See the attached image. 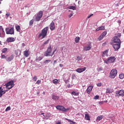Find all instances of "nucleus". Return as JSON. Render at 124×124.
Wrapping results in <instances>:
<instances>
[{"instance_id":"obj_9","label":"nucleus","mask_w":124,"mask_h":124,"mask_svg":"<svg viewBox=\"0 0 124 124\" xmlns=\"http://www.w3.org/2000/svg\"><path fill=\"white\" fill-rule=\"evenodd\" d=\"M56 109L60 110V111H62L63 112H66V108L62 106L58 105L56 106Z\"/></svg>"},{"instance_id":"obj_51","label":"nucleus","mask_w":124,"mask_h":124,"mask_svg":"<svg viewBox=\"0 0 124 124\" xmlns=\"http://www.w3.org/2000/svg\"><path fill=\"white\" fill-rule=\"evenodd\" d=\"M6 16H7L6 17V19H8V17H9V16H10V14H6Z\"/></svg>"},{"instance_id":"obj_49","label":"nucleus","mask_w":124,"mask_h":124,"mask_svg":"<svg viewBox=\"0 0 124 124\" xmlns=\"http://www.w3.org/2000/svg\"><path fill=\"white\" fill-rule=\"evenodd\" d=\"M1 59H6V60L7 57H6V56H5V55H2L1 56Z\"/></svg>"},{"instance_id":"obj_48","label":"nucleus","mask_w":124,"mask_h":124,"mask_svg":"<svg viewBox=\"0 0 124 124\" xmlns=\"http://www.w3.org/2000/svg\"><path fill=\"white\" fill-rule=\"evenodd\" d=\"M41 83V80L39 79L37 81V82H36V84H37V85H39V84H40Z\"/></svg>"},{"instance_id":"obj_29","label":"nucleus","mask_w":124,"mask_h":124,"mask_svg":"<svg viewBox=\"0 0 124 124\" xmlns=\"http://www.w3.org/2000/svg\"><path fill=\"white\" fill-rule=\"evenodd\" d=\"M16 29L17 31H18L19 32H20V31H21V27H20V26L17 25V26L16 27Z\"/></svg>"},{"instance_id":"obj_5","label":"nucleus","mask_w":124,"mask_h":124,"mask_svg":"<svg viewBox=\"0 0 124 124\" xmlns=\"http://www.w3.org/2000/svg\"><path fill=\"white\" fill-rule=\"evenodd\" d=\"M42 16H43V12L40 11L38 12L37 16L35 18V20L36 22H39V20L42 18Z\"/></svg>"},{"instance_id":"obj_58","label":"nucleus","mask_w":124,"mask_h":124,"mask_svg":"<svg viewBox=\"0 0 124 124\" xmlns=\"http://www.w3.org/2000/svg\"><path fill=\"white\" fill-rule=\"evenodd\" d=\"M60 67H62V66H63V65H62V64H60Z\"/></svg>"},{"instance_id":"obj_7","label":"nucleus","mask_w":124,"mask_h":124,"mask_svg":"<svg viewBox=\"0 0 124 124\" xmlns=\"http://www.w3.org/2000/svg\"><path fill=\"white\" fill-rule=\"evenodd\" d=\"M92 43L89 42L87 46L83 47V50H84V51H90V50L92 49Z\"/></svg>"},{"instance_id":"obj_59","label":"nucleus","mask_w":124,"mask_h":124,"mask_svg":"<svg viewBox=\"0 0 124 124\" xmlns=\"http://www.w3.org/2000/svg\"><path fill=\"white\" fill-rule=\"evenodd\" d=\"M104 101L100 102H99V104H101H101H103V103H104Z\"/></svg>"},{"instance_id":"obj_23","label":"nucleus","mask_w":124,"mask_h":124,"mask_svg":"<svg viewBox=\"0 0 124 124\" xmlns=\"http://www.w3.org/2000/svg\"><path fill=\"white\" fill-rule=\"evenodd\" d=\"M0 92L2 94V96L3 94H5V93H6V91L5 90H3V89L1 88V87H0Z\"/></svg>"},{"instance_id":"obj_56","label":"nucleus","mask_w":124,"mask_h":124,"mask_svg":"<svg viewBox=\"0 0 124 124\" xmlns=\"http://www.w3.org/2000/svg\"><path fill=\"white\" fill-rule=\"evenodd\" d=\"M43 116L44 117V119H45V120H48V117H47V115H43Z\"/></svg>"},{"instance_id":"obj_57","label":"nucleus","mask_w":124,"mask_h":124,"mask_svg":"<svg viewBox=\"0 0 124 124\" xmlns=\"http://www.w3.org/2000/svg\"><path fill=\"white\" fill-rule=\"evenodd\" d=\"M55 63H57V61L55 60L53 62V65H55Z\"/></svg>"},{"instance_id":"obj_54","label":"nucleus","mask_w":124,"mask_h":124,"mask_svg":"<svg viewBox=\"0 0 124 124\" xmlns=\"http://www.w3.org/2000/svg\"><path fill=\"white\" fill-rule=\"evenodd\" d=\"M101 83H98V84H97V87H101Z\"/></svg>"},{"instance_id":"obj_3","label":"nucleus","mask_w":124,"mask_h":124,"mask_svg":"<svg viewBox=\"0 0 124 124\" xmlns=\"http://www.w3.org/2000/svg\"><path fill=\"white\" fill-rule=\"evenodd\" d=\"M6 89H8V90H10L15 86V84H14V81L13 80H11L10 81H9L7 82L6 84Z\"/></svg>"},{"instance_id":"obj_15","label":"nucleus","mask_w":124,"mask_h":124,"mask_svg":"<svg viewBox=\"0 0 124 124\" xmlns=\"http://www.w3.org/2000/svg\"><path fill=\"white\" fill-rule=\"evenodd\" d=\"M7 41L8 43H9V42H14L15 41V38L12 37H9L7 38Z\"/></svg>"},{"instance_id":"obj_63","label":"nucleus","mask_w":124,"mask_h":124,"mask_svg":"<svg viewBox=\"0 0 124 124\" xmlns=\"http://www.w3.org/2000/svg\"><path fill=\"white\" fill-rule=\"evenodd\" d=\"M56 124H61V122H58Z\"/></svg>"},{"instance_id":"obj_62","label":"nucleus","mask_w":124,"mask_h":124,"mask_svg":"<svg viewBox=\"0 0 124 124\" xmlns=\"http://www.w3.org/2000/svg\"><path fill=\"white\" fill-rule=\"evenodd\" d=\"M116 6H119V4H118V3H117V4H116Z\"/></svg>"},{"instance_id":"obj_42","label":"nucleus","mask_w":124,"mask_h":124,"mask_svg":"<svg viewBox=\"0 0 124 124\" xmlns=\"http://www.w3.org/2000/svg\"><path fill=\"white\" fill-rule=\"evenodd\" d=\"M51 62L50 60H47L44 62V63H49V62Z\"/></svg>"},{"instance_id":"obj_37","label":"nucleus","mask_w":124,"mask_h":124,"mask_svg":"<svg viewBox=\"0 0 124 124\" xmlns=\"http://www.w3.org/2000/svg\"><path fill=\"white\" fill-rule=\"evenodd\" d=\"M104 37L103 36H102V35H101L98 38V40H99V41H100V40H102V39H103V38Z\"/></svg>"},{"instance_id":"obj_1","label":"nucleus","mask_w":124,"mask_h":124,"mask_svg":"<svg viewBox=\"0 0 124 124\" xmlns=\"http://www.w3.org/2000/svg\"><path fill=\"white\" fill-rule=\"evenodd\" d=\"M48 31H49L48 27H46L44 28L42 30L41 33L39 34V37H41V36H42V39H43V38H45V37L47 36V33H48Z\"/></svg>"},{"instance_id":"obj_45","label":"nucleus","mask_w":124,"mask_h":124,"mask_svg":"<svg viewBox=\"0 0 124 124\" xmlns=\"http://www.w3.org/2000/svg\"><path fill=\"white\" fill-rule=\"evenodd\" d=\"M11 109V108H10V107H8L6 108L5 111H6V112H7V111L10 110Z\"/></svg>"},{"instance_id":"obj_14","label":"nucleus","mask_w":124,"mask_h":124,"mask_svg":"<svg viewBox=\"0 0 124 124\" xmlns=\"http://www.w3.org/2000/svg\"><path fill=\"white\" fill-rule=\"evenodd\" d=\"M55 29V23L52 21L50 24V29L51 31H54Z\"/></svg>"},{"instance_id":"obj_39","label":"nucleus","mask_w":124,"mask_h":124,"mask_svg":"<svg viewBox=\"0 0 124 124\" xmlns=\"http://www.w3.org/2000/svg\"><path fill=\"white\" fill-rule=\"evenodd\" d=\"M77 61H78L79 62V61H82V57L78 56H77Z\"/></svg>"},{"instance_id":"obj_30","label":"nucleus","mask_w":124,"mask_h":124,"mask_svg":"<svg viewBox=\"0 0 124 124\" xmlns=\"http://www.w3.org/2000/svg\"><path fill=\"white\" fill-rule=\"evenodd\" d=\"M46 51L49 52V53H52V47H51V46H50L46 50Z\"/></svg>"},{"instance_id":"obj_28","label":"nucleus","mask_w":124,"mask_h":124,"mask_svg":"<svg viewBox=\"0 0 124 124\" xmlns=\"http://www.w3.org/2000/svg\"><path fill=\"white\" fill-rule=\"evenodd\" d=\"M68 9H72L73 10H76V7L74 6H69L68 7Z\"/></svg>"},{"instance_id":"obj_50","label":"nucleus","mask_w":124,"mask_h":124,"mask_svg":"<svg viewBox=\"0 0 124 124\" xmlns=\"http://www.w3.org/2000/svg\"><path fill=\"white\" fill-rule=\"evenodd\" d=\"M70 78H68L66 80H65V84H67V83H69Z\"/></svg>"},{"instance_id":"obj_22","label":"nucleus","mask_w":124,"mask_h":124,"mask_svg":"<svg viewBox=\"0 0 124 124\" xmlns=\"http://www.w3.org/2000/svg\"><path fill=\"white\" fill-rule=\"evenodd\" d=\"M24 55L26 58H28V57H29V56H30V54L29 53V51H28V50L24 51Z\"/></svg>"},{"instance_id":"obj_27","label":"nucleus","mask_w":124,"mask_h":124,"mask_svg":"<svg viewBox=\"0 0 124 124\" xmlns=\"http://www.w3.org/2000/svg\"><path fill=\"white\" fill-rule=\"evenodd\" d=\"M85 120H87V121H90V115L89 114H85Z\"/></svg>"},{"instance_id":"obj_24","label":"nucleus","mask_w":124,"mask_h":124,"mask_svg":"<svg viewBox=\"0 0 124 124\" xmlns=\"http://www.w3.org/2000/svg\"><path fill=\"white\" fill-rule=\"evenodd\" d=\"M65 120H66V121H68V122L69 123H70V124H75V122H73V121H72L70 119H68L67 118H65Z\"/></svg>"},{"instance_id":"obj_21","label":"nucleus","mask_w":124,"mask_h":124,"mask_svg":"<svg viewBox=\"0 0 124 124\" xmlns=\"http://www.w3.org/2000/svg\"><path fill=\"white\" fill-rule=\"evenodd\" d=\"M52 98L53 100H59V98H60V97L55 95H52Z\"/></svg>"},{"instance_id":"obj_60","label":"nucleus","mask_w":124,"mask_h":124,"mask_svg":"<svg viewBox=\"0 0 124 124\" xmlns=\"http://www.w3.org/2000/svg\"><path fill=\"white\" fill-rule=\"evenodd\" d=\"M2 96V94L0 92V98Z\"/></svg>"},{"instance_id":"obj_44","label":"nucleus","mask_w":124,"mask_h":124,"mask_svg":"<svg viewBox=\"0 0 124 124\" xmlns=\"http://www.w3.org/2000/svg\"><path fill=\"white\" fill-rule=\"evenodd\" d=\"M103 69V68H102V67H100L98 69V72H101V71H102Z\"/></svg>"},{"instance_id":"obj_38","label":"nucleus","mask_w":124,"mask_h":124,"mask_svg":"<svg viewBox=\"0 0 124 124\" xmlns=\"http://www.w3.org/2000/svg\"><path fill=\"white\" fill-rule=\"evenodd\" d=\"M119 78L120 79H124V74H121L119 75Z\"/></svg>"},{"instance_id":"obj_55","label":"nucleus","mask_w":124,"mask_h":124,"mask_svg":"<svg viewBox=\"0 0 124 124\" xmlns=\"http://www.w3.org/2000/svg\"><path fill=\"white\" fill-rule=\"evenodd\" d=\"M92 16H93V14L90 15L87 17V18H88V19H90V18L91 17H92Z\"/></svg>"},{"instance_id":"obj_43","label":"nucleus","mask_w":124,"mask_h":124,"mask_svg":"<svg viewBox=\"0 0 124 124\" xmlns=\"http://www.w3.org/2000/svg\"><path fill=\"white\" fill-rule=\"evenodd\" d=\"M33 81H34L35 82L36 81V80H37V77L34 76L32 78Z\"/></svg>"},{"instance_id":"obj_6","label":"nucleus","mask_w":124,"mask_h":124,"mask_svg":"<svg viewBox=\"0 0 124 124\" xmlns=\"http://www.w3.org/2000/svg\"><path fill=\"white\" fill-rule=\"evenodd\" d=\"M7 34H14V28L12 27L11 29L7 28L5 29Z\"/></svg>"},{"instance_id":"obj_16","label":"nucleus","mask_w":124,"mask_h":124,"mask_svg":"<svg viewBox=\"0 0 124 124\" xmlns=\"http://www.w3.org/2000/svg\"><path fill=\"white\" fill-rule=\"evenodd\" d=\"M93 87L92 86H89L86 90L87 93H88V94H90L91 93V92L93 90Z\"/></svg>"},{"instance_id":"obj_19","label":"nucleus","mask_w":124,"mask_h":124,"mask_svg":"<svg viewBox=\"0 0 124 124\" xmlns=\"http://www.w3.org/2000/svg\"><path fill=\"white\" fill-rule=\"evenodd\" d=\"M109 51V49H107L106 50L104 51L103 52L102 54V57H105V56H107V57H108V51Z\"/></svg>"},{"instance_id":"obj_52","label":"nucleus","mask_w":124,"mask_h":124,"mask_svg":"<svg viewBox=\"0 0 124 124\" xmlns=\"http://www.w3.org/2000/svg\"><path fill=\"white\" fill-rule=\"evenodd\" d=\"M73 16V13H71L69 16L68 17L69 18H71V17H72Z\"/></svg>"},{"instance_id":"obj_10","label":"nucleus","mask_w":124,"mask_h":124,"mask_svg":"<svg viewBox=\"0 0 124 124\" xmlns=\"http://www.w3.org/2000/svg\"><path fill=\"white\" fill-rule=\"evenodd\" d=\"M5 33L2 26H0V37H4Z\"/></svg>"},{"instance_id":"obj_41","label":"nucleus","mask_w":124,"mask_h":124,"mask_svg":"<svg viewBox=\"0 0 124 124\" xmlns=\"http://www.w3.org/2000/svg\"><path fill=\"white\" fill-rule=\"evenodd\" d=\"M106 34H107V31H105L102 33L101 35L104 37L106 35Z\"/></svg>"},{"instance_id":"obj_8","label":"nucleus","mask_w":124,"mask_h":124,"mask_svg":"<svg viewBox=\"0 0 124 124\" xmlns=\"http://www.w3.org/2000/svg\"><path fill=\"white\" fill-rule=\"evenodd\" d=\"M113 48L114 51H118L120 48H121V44H115L113 45Z\"/></svg>"},{"instance_id":"obj_64","label":"nucleus","mask_w":124,"mask_h":124,"mask_svg":"<svg viewBox=\"0 0 124 124\" xmlns=\"http://www.w3.org/2000/svg\"><path fill=\"white\" fill-rule=\"evenodd\" d=\"M43 94H45V92H44L43 93Z\"/></svg>"},{"instance_id":"obj_33","label":"nucleus","mask_w":124,"mask_h":124,"mask_svg":"<svg viewBox=\"0 0 124 124\" xmlns=\"http://www.w3.org/2000/svg\"><path fill=\"white\" fill-rule=\"evenodd\" d=\"M121 36H122L121 33H117L115 34V37H118V38H120Z\"/></svg>"},{"instance_id":"obj_26","label":"nucleus","mask_w":124,"mask_h":124,"mask_svg":"<svg viewBox=\"0 0 124 124\" xmlns=\"http://www.w3.org/2000/svg\"><path fill=\"white\" fill-rule=\"evenodd\" d=\"M103 119V115H100L97 117L96 121H101Z\"/></svg>"},{"instance_id":"obj_53","label":"nucleus","mask_w":124,"mask_h":124,"mask_svg":"<svg viewBox=\"0 0 124 124\" xmlns=\"http://www.w3.org/2000/svg\"><path fill=\"white\" fill-rule=\"evenodd\" d=\"M56 51H57V48L53 50V51L52 52V54H51L52 57H53V55L55 54V52H56Z\"/></svg>"},{"instance_id":"obj_46","label":"nucleus","mask_w":124,"mask_h":124,"mask_svg":"<svg viewBox=\"0 0 124 124\" xmlns=\"http://www.w3.org/2000/svg\"><path fill=\"white\" fill-rule=\"evenodd\" d=\"M42 60V57H39L36 58V61H41Z\"/></svg>"},{"instance_id":"obj_11","label":"nucleus","mask_w":124,"mask_h":124,"mask_svg":"<svg viewBox=\"0 0 124 124\" xmlns=\"http://www.w3.org/2000/svg\"><path fill=\"white\" fill-rule=\"evenodd\" d=\"M116 93L118 96H124V90L117 91Z\"/></svg>"},{"instance_id":"obj_13","label":"nucleus","mask_w":124,"mask_h":124,"mask_svg":"<svg viewBox=\"0 0 124 124\" xmlns=\"http://www.w3.org/2000/svg\"><path fill=\"white\" fill-rule=\"evenodd\" d=\"M86 69V67L79 68H78L77 70H76V71L78 73H82V72H83V71H85Z\"/></svg>"},{"instance_id":"obj_47","label":"nucleus","mask_w":124,"mask_h":124,"mask_svg":"<svg viewBox=\"0 0 124 124\" xmlns=\"http://www.w3.org/2000/svg\"><path fill=\"white\" fill-rule=\"evenodd\" d=\"M98 98H99V96H98L97 95L94 96L93 97V99H98Z\"/></svg>"},{"instance_id":"obj_31","label":"nucleus","mask_w":124,"mask_h":124,"mask_svg":"<svg viewBox=\"0 0 124 124\" xmlns=\"http://www.w3.org/2000/svg\"><path fill=\"white\" fill-rule=\"evenodd\" d=\"M79 41H80V37H77L75 38V42L76 43H79Z\"/></svg>"},{"instance_id":"obj_36","label":"nucleus","mask_w":124,"mask_h":124,"mask_svg":"<svg viewBox=\"0 0 124 124\" xmlns=\"http://www.w3.org/2000/svg\"><path fill=\"white\" fill-rule=\"evenodd\" d=\"M7 50H8V48H4L2 50V53H6V52H7Z\"/></svg>"},{"instance_id":"obj_61","label":"nucleus","mask_w":124,"mask_h":124,"mask_svg":"<svg viewBox=\"0 0 124 124\" xmlns=\"http://www.w3.org/2000/svg\"><path fill=\"white\" fill-rule=\"evenodd\" d=\"M67 87H68V88H70V84L67 85Z\"/></svg>"},{"instance_id":"obj_4","label":"nucleus","mask_w":124,"mask_h":124,"mask_svg":"<svg viewBox=\"0 0 124 124\" xmlns=\"http://www.w3.org/2000/svg\"><path fill=\"white\" fill-rule=\"evenodd\" d=\"M117 74H118V71L116 69H113L110 71L109 77L114 79L117 76Z\"/></svg>"},{"instance_id":"obj_34","label":"nucleus","mask_w":124,"mask_h":124,"mask_svg":"<svg viewBox=\"0 0 124 124\" xmlns=\"http://www.w3.org/2000/svg\"><path fill=\"white\" fill-rule=\"evenodd\" d=\"M49 41H50V39H48L46 41H45L43 44V46H45V45H47V44L49 43Z\"/></svg>"},{"instance_id":"obj_40","label":"nucleus","mask_w":124,"mask_h":124,"mask_svg":"<svg viewBox=\"0 0 124 124\" xmlns=\"http://www.w3.org/2000/svg\"><path fill=\"white\" fill-rule=\"evenodd\" d=\"M111 92L110 91V89L109 88H107L106 89V93H111Z\"/></svg>"},{"instance_id":"obj_18","label":"nucleus","mask_w":124,"mask_h":124,"mask_svg":"<svg viewBox=\"0 0 124 124\" xmlns=\"http://www.w3.org/2000/svg\"><path fill=\"white\" fill-rule=\"evenodd\" d=\"M13 59H14V56H13V55H12L8 58H7L6 61L7 62H11L12 60H13Z\"/></svg>"},{"instance_id":"obj_12","label":"nucleus","mask_w":124,"mask_h":124,"mask_svg":"<svg viewBox=\"0 0 124 124\" xmlns=\"http://www.w3.org/2000/svg\"><path fill=\"white\" fill-rule=\"evenodd\" d=\"M113 42L114 43H118V44H121L122 42H121V40L119 38L117 37H113Z\"/></svg>"},{"instance_id":"obj_35","label":"nucleus","mask_w":124,"mask_h":124,"mask_svg":"<svg viewBox=\"0 0 124 124\" xmlns=\"http://www.w3.org/2000/svg\"><path fill=\"white\" fill-rule=\"evenodd\" d=\"M34 22V19H32L30 21L29 26H32L33 25V22Z\"/></svg>"},{"instance_id":"obj_17","label":"nucleus","mask_w":124,"mask_h":124,"mask_svg":"<svg viewBox=\"0 0 124 124\" xmlns=\"http://www.w3.org/2000/svg\"><path fill=\"white\" fill-rule=\"evenodd\" d=\"M104 30H105V26H102L98 27L96 29V31H103Z\"/></svg>"},{"instance_id":"obj_32","label":"nucleus","mask_w":124,"mask_h":124,"mask_svg":"<svg viewBox=\"0 0 124 124\" xmlns=\"http://www.w3.org/2000/svg\"><path fill=\"white\" fill-rule=\"evenodd\" d=\"M53 84H54L55 85H57V84H58L59 83V80L55 79H53Z\"/></svg>"},{"instance_id":"obj_2","label":"nucleus","mask_w":124,"mask_h":124,"mask_svg":"<svg viewBox=\"0 0 124 124\" xmlns=\"http://www.w3.org/2000/svg\"><path fill=\"white\" fill-rule=\"evenodd\" d=\"M116 61V57L113 56V57H110L107 60H105L104 61L105 63H106L107 64H109V63H114Z\"/></svg>"},{"instance_id":"obj_25","label":"nucleus","mask_w":124,"mask_h":124,"mask_svg":"<svg viewBox=\"0 0 124 124\" xmlns=\"http://www.w3.org/2000/svg\"><path fill=\"white\" fill-rule=\"evenodd\" d=\"M72 95H75L76 96H78L79 95V93H76L75 91H73L71 93Z\"/></svg>"},{"instance_id":"obj_20","label":"nucleus","mask_w":124,"mask_h":124,"mask_svg":"<svg viewBox=\"0 0 124 124\" xmlns=\"http://www.w3.org/2000/svg\"><path fill=\"white\" fill-rule=\"evenodd\" d=\"M44 55L45 57H52V55H51V52H49L48 51H46L45 52Z\"/></svg>"}]
</instances>
